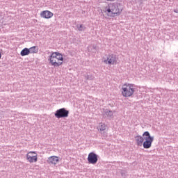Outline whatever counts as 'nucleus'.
Wrapping results in <instances>:
<instances>
[{
    "mask_svg": "<svg viewBox=\"0 0 178 178\" xmlns=\"http://www.w3.org/2000/svg\"><path fill=\"white\" fill-rule=\"evenodd\" d=\"M135 141L138 147L143 146V148L148 149L152 147V143H154V136H151L149 132L145 131L143 134V136L138 135L135 137Z\"/></svg>",
    "mask_w": 178,
    "mask_h": 178,
    "instance_id": "f03ea898",
    "label": "nucleus"
},
{
    "mask_svg": "<svg viewBox=\"0 0 178 178\" xmlns=\"http://www.w3.org/2000/svg\"><path fill=\"white\" fill-rule=\"evenodd\" d=\"M48 163L50 165H56L59 162V157L56 156H49L47 159Z\"/></svg>",
    "mask_w": 178,
    "mask_h": 178,
    "instance_id": "9d476101",
    "label": "nucleus"
},
{
    "mask_svg": "<svg viewBox=\"0 0 178 178\" xmlns=\"http://www.w3.org/2000/svg\"><path fill=\"white\" fill-rule=\"evenodd\" d=\"M122 12H123V7L119 3H108L102 10V13H104L108 17L120 16Z\"/></svg>",
    "mask_w": 178,
    "mask_h": 178,
    "instance_id": "f257e3e1",
    "label": "nucleus"
},
{
    "mask_svg": "<svg viewBox=\"0 0 178 178\" xmlns=\"http://www.w3.org/2000/svg\"><path fill=\"white\" fill-rule=\"evenodd\" d=\"M97 130L100 133H102V131H105L106 130V124L104 122L99 123V125L97 126Z\"/></svg>",
    "mask_w": 178,
    "mask_h": 178,
    "instance_id": "9b49d317",
    "label": "nucleus"
},
{
    "mask_svg": "<svg viewBox=\"0 0 178 178\" xmlns=\"http://www.w3.org/2000/svg\"><path fill=\"white\" fill-rule=\"evenodd\" d=\"M79 31H83V24H81L79 28Z\"/></svg>",
    "mask_w": 178,
    "mask_h": 178,
    "instance_id": "4468645a",
    "label": "nucleus"
},
{
    "mask_svg": "<svg viewBox=\"0 0 178 178\" xmlns=\"http://www.w3.org/2000/svg\"><path fill=\"white\" fill-rule=\"evenodd\" d=\"M49 62L51 66L59 67L63 65V56L59 52H54L49 56Z\"/></svg>",
    "mask_w": 178,
    "mask_h": 178,
    "instance_id": "7ed1b4c3",
    "label": "nucleus"
},
{
    "mask_svg": "<svg viewBox=\"0 0 178 178\" xmlns=\"http://www.w3.org/2000/svg\"><path fill=\"white\" fill-rule=\"evenodd\" d=\"M134 84L125 83L121 86V94L124 98H130L134 95Z\"/></svg>",
    "mask_w": 178,
    "mask_h": 178,
    "instance_id": "20e7f679",
    "label": "nucleus"
},
{
    "mask_svg": "<svg viewBox=\"0 0 178 178\" xmlns=\"http://www.w3.org/2000/svg\"><path fill=\"white\" fill-rule=\"evenodd\" d=\"M26 158L29 163H35L38 161V154L35 152L31 151L26 154Z\"/></svg>",
    "mask_w": 178,
    "mask_h": 178,
    "instance_id": "39448f33",
    "label": "nucleus"
},
{
    "mask_svg": "<svg viewBox=\"0 0 178 178\" xmlns=\"http://www.w3.org/2000/svg\"><path fill=\"white\" fill-rule=\"evenodd\" d=\"M29 49V54H37V52H38V48L36 46H33Z\"/></svg>",
    "mask_w": 178,
    "mask_h": 178,
    "instance_id": "ddd939ff",
    "label": "nucleus"
},
{
    "mask_svg": "<svg viewBox=\"0 0 178 178\" xmlns=\"http://www.w3.org/2000/svg\"><path fill=\"white\" fill-rule=\"evenodd\" d=\"M21 56H26L27 55H30V50L28 48H24L21 51Z\"/></svg>",
    "mask_w": 178,
    "mask_h": 178,
    "instance_id": "f8f14e48",
    "label": "nucleus"
},
{
    "mask_svg": "<svg viewBox=\"0 0 178 178\" xmlns=\"http://www.w3.org/2000/svg\"><path fill=\"white\" fill-rule=\"evenodd\" d=\"M105 1H107L108 2H115V1L116 0H105Z\"/></svg>",
    "mask_w": 178,
    "mask_h": 178,
    "instance_id": "2eb2a0df",
    "label": "nucleus"
},
{
    "mask_svg": "<svg viewBox=\"0 0 178 178\" xmlns=\"http://www.w3.org/2000/svg\"><path fill=\"white\" fill-rule=\"evenodd\" d=\"M106 65H116L118 63V57L116 55L111 54L108 56L107 59L104 60Z\"/></svg>",
    "mask_w": 178,
    "mask_h": 178,
    "instance_id": "0eeeda50",
    "label": "nucleus"
},
{
    "mask_svg": "<svg viewBox=\"0 0 178 178\" xmlns=\"http://www.w3.org/2000/svg\"><path fill=\"white\" fill-rule=\"evenodd\" d=\"M54 116H56L57 119L67 118L69 116V111L66 110L65 108H60L56 111Z\"/></svg>",
    "mask_w": 178,
    "mask_h": 178,
    "instance_id": "423d86ee",
    "label": "nucleus"
},
{
    "mask_svg": "<svg viewBox=\"0 0 178 178\" xmlns=\"http://www.w3.org/2000/svg\"><path fill=\"white\" fill-rule=\"evenodd\" d=\"M88 162L92 165H95L98 162V156L94 152H90L88 156Z\"/></svg>",
    "mask_w": 178,
    "mask_h": 178,
    "instance_id": "6e6552de",
    "label": "nucleus"
},
{
    "mask_svg": "<svg viewBox=\"0 0 178 178\" xmlns=\"http://www.w3.org/2000/svg\"><path fill=\"white\" fill-rule=\"evenodd\" d=\"M40 17L43 19H51V17H54V13L48 10H43L40 13Z\"/></svg>",
    "mask_w": 178,
    "mask_h": 178,
    "instance_id": "1a4fd4ad",
    "label": "nucleus"
}]
</instances>
